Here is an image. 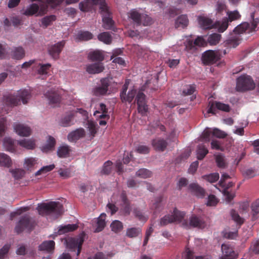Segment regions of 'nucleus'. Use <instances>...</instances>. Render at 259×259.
Wrapping results in <instances>:
<instances>
[{"label":"nucleus","instance_id":"29","mask_svg":"<svg viewBox=\"0 0 259 259\" xmlns=\"http://www.w3.org/2000/svg\"><path fill=\"white\" fill-rule=\"evenodd\" d=\"M229 21L227 17L224 18L222 21H218L214 23L213 28H218L219 32H224L228 27Z\"/></svg>","mask_w":259,"mask_h":259},{"label":"nucleus","instance_id":"32","mask_svg":"<svg viewBox=\"0 0 259 259\" xmlns=\"http://www.w3.org/2000/svg\"><path fill=\"white\" fill-rule=\"evenodd\" d=\"M78 228L76 224H68L64 226H60L57 233L62 235L66 233L70 232L76 230Z\"/></svg>","mask_w":259,"mask_h":259},{"label":"nucleus","instance_id":"1","mask_svg":"<svg viewBox=\"0 0 259 259\" xmlns=\"http://www.w3.org/2000/svg\"><path fill=\"white\" fill-rule=\"evenodd\" d=\"M37 209L41 215H51L55 218H58L63 213V205L57 201L39 204Z\"/></svg>","mask_w":259,"mask_h":259},{"label":"nucleus","instance_id":"59","mask_svg":"<svg viewBox=\"0 0 259 259\" xmlns=\"http://www.w3.org/2000/svg\"><path fill=\"white\" fill-rule=\"evenodd\" d=\"M54 164H51L41 167L39 170L36 172L35 176H37L42 174H46L47 172L52 170L55 168Z\"/></svg>","mask_w":259,"mask_h":259},{"label":"nucleus","instance_id":"34","mask_svg":"<svg viewBox=\"0 0 259 259\" xmlns=\"http://www.w3.org/2000/svg\"><path fill=\"white\" fill-rule=\"evenodd\" d=\"M120 198L124 205L123 211L126 214H130L131 212V207L130 201L127 198L126 193L125 191H122L120 194Z\"/></svg>","mask_w":259,"mask_h":259},{"label":"nucleus","instance_id":"50","mask_svg":"<svg viewBox=\"0 0 259 259\" xmlns=\"http://www.w3.org/2000/svg\"><path fill=\"white\" fill-rule=\"evenodd\" d=\"M211 135H212V131L210 128H207L202 133L200 140L203 142H208L210 140Z\"/></svg>","mask_w":259,"mask_h":259},{"label":"nucleus","instance_id":"57","mask_svg":"<svg viewBox=\"0 0 259 259\" xmlns=\"http://www.w3.org/2000/svg\"><path fill=\"white\" fill-rule=\"evenodd\" d=\"M112 161L108 160L105 162L103 166L101 174L104 175H109L110 174L112 169Z\"/></svg>","mask_w":259,"mask_h":259},{"label":"nucleus","instance_id":"47","mask_svg":"<svg viewBox=\"0 0 259 259\" xmlns=\"http://www.w3.org/2000/svg\"><path fill=\"white\" fill-rule=\"evenodd\" d=\"M252 219L256 220L259 214V199L253 202L251 206Z\"/></svg>","mask_w":259,"mask_h":259},{"label":"nucleus","instance_id":"13","mask_svg":"<svg viewBox=\"0 0 259 259\" xmlns=\"http://www.w3.org/2000/svg\"><path fill=\"white\" fill-rule=\"evenodd\" d=\"M218 53L212 50L205 52L202 57L203 63L205 65H210L216 63L220 59Z\"/></svg>","mask_w":259,"mask_h":259},{"label":"nucleus","instance_id":"45","mask_svg":"<svg viewBox=\"0 0 259 259\" xmlns=\"http://www.w3.org/2000/svg\"><path fill=\"white\" fill-rule=\"evenodd\" d=\"M208 153V150L203 145H199L197 147V155L199 160L203 159Z\"/></svg>","mask_w":259,"mask_h":259},{"label":"nucleus","instance_id":"9","mask_svg":"<svg viewBox=\"0 0 259 259\" xmlns=\"http://www.w3.org/2000/svg\"><path fill=\"white\" fill-rule=\"evenodd\" d=\"M93 6H99L100 12L109 8L105 0H85L79 3V9L81 11L89 12Z\"/></svg>","mask_w":259,"mask_h":259},{"label":"nucleus","instance_id":"42","mask_svg":"<svg viewBox=\"0 0 259 259\" xmlns=\"http://www.w3.org/2000/svg\"><path fill=\"white\" fill-rule=\"evenodd\" d=\"M39 7L36 4H32L27 8L24 12L25 16H32L38 12Z\"/></svg>","mask_w":259,"mask_h":259},{"label":"nucleus","instance_id":"35","mask_svg":"<svg viewBox=\"0 0 259 259\" xmlns=\"http://www.w3.org/2000/svg\"><path fill=\"white\" fill-rule=\"evenodd\" d=\"M55 244V242L53 240L45 241L39 246V249L40 250L50 252L54 250Z\"/></svg>","mask_w":259,"mask_h":259},{"label":"nucleus","instance_id":"33","mask_svg":"<svg viewBox=\"0 0 259 259\" xmlns=\"http://www.w3.org/2000/svg\"><path fill=\"white\" fill-rule=\"evenodd\" d=\"M88 57L93 61L101 62L104 59V55L103 52L99 50H96L90 52Z\"/></svg>","mask_w":259,"mask_h":259},{"label":"nucleus","instance_id":"25","mask_svg":"<svg viewBox=\"0 0 259 259\" xmlns=\"http://www.w3.org/2000/svg\"><path fill=\"white\" fill-rule=\"evenodd\" d=\"M189 190L198 197L203 198L205 195V190L198 184L192 183L189 186Z\"/></svg>","mask_w":259,"mask_h":259},{"label":"nucleus","instance_id":"24","mask_svg":"<svg viewBox=\"0 0 259 259\" xmlns=\"http://www.w3.org/2000/svg\"><path fill=\"white\" fill-rule=\"evenodd\" d=\"M106 214L105 213H102L97 219L96 221L95 227L96 229L95 232L98 233L101 232L106 226Z\"/></svg>","mask_w":259,"mask_h":259},{"label":"nucleus","instance_id":"30","mask_svg":"<svg viewBox=\"0 0 259 259\" xmlns=\"http://www.w3.org/2000/svg\"><path fill=\"white\" fill-rule=\"evenodd\" d=\"M12 58L20 60L25 56V51L21 47H14L11 52Z\"/></svg>","mask_w":259,"mask_h":259},{"label":"nucleus","instance_id":"23","mask_svg":"<svg viewBox=\"0 0 259 259\" xmlns=\"http://www.w3.org/2000/svg\"><path fill=\"white\" fill-rule=\"evenodd\" d=\"M199 24L204 29H210L214 27V23L212 20L205 16H199L198 18Z\"/></svg>","mask_w":259,"mask_h":259},{"label":"nucleus","instance_id":"43","mask_svg":"<svg viewBox=\"0 0 259 259\" xmlns=\"http://www.w3.org/2000/svg\"><path fill=\"white\" fill-rule=\"evenodd\" d=\"M56 20V16L54 15L47 16L41 19V25L45 28H47L48 26L52 25Z\"/></svg>","mask_w":259,"mask_h":259},{"label":"nucleus","instance_id":"63","mask_svg":"<svg viewBox=\"0 0 259 259\" xmlns=\"http://www.w3.org/2000/svg\"><path fill=\"white\" fill-rule=\"evenodd\" d=\"M134 213L136 218L142 222H146L148 220V217L143 215L142 212L139 209L136 208L134 210Z\"/></svg>","mask_w":259,"mask_h":259},{"label":"nucleus","instance_id":"55","mask_svg":"<svg viewBox=\"0 0 259 259\" xmlns=\"http://www.w3.org/2000/svg\"><path fill=\"white\" fill-rule=\"evenodd\" d=\"M227 14L228 17L227 18L229 22H232L233 21L238 20L241 17V15L239 14L237 11H228Z\"/></svg>","mask_w":259,"mask_h":259},{"label":"nucleus","instance_id":"15","mask_svg":"<svg viewBox=\"0 0 259 259\" xmlns=\"http://www.w3.org/2000/svg\"><path fill=\"white\" fill-rule=\"evenodd\" d=\"M215 108L225 112H229L230 110V107L228 104H226L217 101L213 102L212 103L210 102L209 103L207 113L215 114Z\"/></svg>","mask_w":259,"mask_h":259},{"label":"nucleus","instance_id":"17","mask_svg":"<svg viewBox=\"0 0 259 259\" xmlns=\"http://www.w3.org/2000/svg\"><path fill=\"white\" fill-rule=\"evenodd\" d=\"M14 128L15 132L19 136L28 137L31 133L30 127L21 123H15Z\"/></svg>","mask_w":259,"mask_h":259},{"label":"nucleus","instance_id":"39","mask_svg":"<svg viewBox=\"0 0 259 259\" xmlns=\"http://www.w3.org/2000/svg\"><path fill=\"white\" fill-rule=\"evenodd\" d=\"M142 233V230L140 228L132 227L128 228L126 231V236L128 238H135Z\"/></svg>","mask_w":259,"mask_h":259},{"label":"nucleus","instance_id":"61","mask_svg":"<svg viewBox=\"0 0 259 259\" xmlns=\"http://www.w3.org/2000/svg\"><path fill=\"white\" fill-rule=\"evenodd\" d=\"M242 174L245 178L250 179L256 175V172L254 169L248 168L244 170Z\"/></svg>","mask_w":259,"mask_h":259},{"label":"nucleus","instance_id":"4","mask_svg":"<svg viewBox=\"0 0 259 259\" xmlns=\"http://www.w3.org/2000/svg\"><path fill=\"white\" fill-rule=\"evenodd\" d=\"M35 226V221L28 214H25L20 217L17 223L15 231L17 234L22 233L24 230L31 231Z\"/></svg>","mask_w":259,"mask_h":259},{"label":"nucleus","instance_id":"31","mask_svg":"<svg viewBox=\"0 0 259 259\" xmlns=\"http://www.w3.org/2000/svg\"><path fill=\"white\" fill-rule=\"evenodd\" d=\"M189 23L187 16L185 15H182L179 16L175 22V27L176 28H184L187 26Z\"/></svg>","mask_w":259,"mask_h":259},{"label":"nucleus","instance_id":"19","mask_svg":"<svg viewBox=\"0 0 259 259\" xmlns=\"http://www.w3.org/2000/svg\"><path fill=\"white\" fill-rule=\"evenodd\" d=\"M64 44L65 42L62 41L52 45L49 48V54L54 59H57L58 58L59 54L61 53Z\"/></svg>","mask_w":259,"mask_h":259},{"label":"nucleus","instance_id":"49","mask_svg":"<svg viewBox=\"0 0 259 259\" xmlns=\"http://www.w3.org/2000/svg\"><path fill=\"white\" fill-rule=\"evenodd\" d=\"M73 114L69 113L62 118L60 124L63 126H68L72 124V121L73 118Z\"/></svg>","mask_w":259,"mask_h":259},{"label":"nucleus","instance_id":"48","mask_svg":"<svg viewBox=\"0 0 259 259\" xmlns=\"http://www.w3.org/2000/svg\"><path fill=\"white\" fill-rule=\"evenodd\" d=\"M219 174L218 172L211 173L209 175H205L202 176V179L207 182L212 183L217 182L219 179Z\"/></svg>","mask_w":259,"mask_h":259},{"label":"nucleus","instance_id":"21","mask_svg":"<svg viewBox=\"0 0 259 259\" xmlns=\"http://www.w3.org/2000/svg\"><path fill=\"white\" fill-rule=\"evenodd\" d=\"M17 142L18 141H15L9 137H5L3 140V145L6 150L15 152L16 151L17 145H19Z\"/></svg>","mask_w":259,"mask_h":259},{"label":"nucleus","instance_id":"38","mask_svg":"<svg viewBox=\"0 0 259 259\" xmlns=\"http://www.w3.org/2000/svg\"><path fill=\"white\" fill-rule=\"evenodd\" d=\"M12 164V160L8 155L0 153V166L9 167Z\"/></svg>","mask_w":259,"mask_h":259},{"label":"nucleus","instance_id":"58","mask_svg":"<svg viewBox=\"0 0 259 259\" xmlns=\"http://www.w3.org/2000/svg\"><path fill=\"white\" fill-rule=\"evenodd\" d=\"M51 67V64L47 63L45 64H39V68L38 69V73L41 75L47 74Z\"/></svg>","mask_w":259,"mask_h":259},{"label":"nucleus","instance_id":"37","mask_svg":"<svg viewBox=\"0 0 259 259\" xmlns=\"http://www.w3.org/2000/svg\"><path fill=\"white\" fill-rule=\"evenodd\" d=\"M18 144L27 149H33L35 147V142L30 139H23L20 141H18Z\"/></svg>","mask_w":259,"mask_h":259},{"label":"nucleus","instance_id":"28","mask_svg":"<svg viewBox=\"0 0 259 259\" xmlns=\"http://www.w3.org/2000/svg\"><path fill=\"white\" fill-rule=\"evenodd\" d=\"M93 37V34L88 31H79L75 36V39L77 41H88Z\"/></svg>","mask_w":259,"mask_h":259},{"label":"nucleus","instance_id":"22","mask_svg":"<svg viewBox=\"0 0 259 259\" xmlns=\"http://www.w3.org/2000/svg\"><path fill=\"white\" fill-rule=\"evenodd\" d=\"M104 70V66L102 63H95L87 66L86 71L89 74H97Z\"/></svg>","mask_w":259,"mask_h":259},{"label":"nucleus","instance_id":"26","mask_svg":"<svg viewBox=\"0 0 259 259\" xmlns=\"http://www.w3.org/2000/svg\"><path fill=\"white\" fill-rule=\"evenodd\" d=\"M71 152V149L69 146L62 145L58 148L57 154L59 157L64 158L69 157Z\"/></svg>","mask_w":259,"mask_h":259},{"label":"nucleus","instance_id":"2","mask_svg":"<svg viewBox=\"0 0 259 259\" xmlns=\"http://www.w3.org/2000/svg\"><path fill=\"white\" fill-rule=\"evenodd\" d=\"M30 94L26 90L18 91L14 94H10L4 96L5 103L8 106H17L22 101L24 104H27L28 100L30 98Z\"/></svg>","mask_w":259,"mask_h":259},{"label":"nucleus","instance_id":"18","mask_svg":"<svg viewBox=\"0 0 259 259\" xmlns=\"http://www.w3.org/2000/svg\"><path fill=\"white\" fill-rule=\"evenodd\" d=\"M45 96L48 99L49 103L53 105L54 107L57 106L61 101L60 95L55 91H48L46 93Z\"/></svg>","mask_w":259,"mask_h":259},{"label":"nucleus","instance_id":"52","mask_svg":"<svg viewBox=\"0 0 259 259\" xmlns=\"http://www.w3.org/2000/svg\"><path fill=\"white\" fill-rule=\"evenodd\" d=\"M136 92V90L135 89L130 91L127 95L125 94V95H124V98H120L122 102L131 103L135 97Z\"/></svg>","mask_w":259,"mask_h":259},{"label":"nucleus","instance_id":"3","mask_svg":"<svg viewBox=\"0 0 259 259\" xmlns=\"http://www.w3.org/2000/svg\"><path fill=\"white\" fill-rule=\"evenodd\" d=\"M128 17L138 26L150 25L153 23L152 19L140 9H132L128 13Z\"/></svg>","mask_w":259,"mask_h":259},{"label":"nucleus","instance_id":"46","mask_svg":"<svg viewBox=\"0 0 259 259\" xmlns=\"http://www.w3.org/2000/svg\"><path fill=\"white\" fill-rule=\"evenodd\" d=\"M136 176L143 179H147L152 177V172L146 169V168H141L139 169L136 173Z\"/></svg>","mask_w":259,"mask_h":259},{"label":"nucleus","instance_id":"20","mask_svg":"<svg viewBox=\"0 0 259 259\" xmlns=\"http://www.w3.org/2000/svg\"><path fill=\"white\" fill-rule=\"evenodd\" d=\"M167 145V142L160 138H155L152 141V145L156 151H164L166 148Z\"/></svg>","mask_w":259,"mask_h":259},{"label":"nucleus","instance_id":"6","mask_svg":"<svg viewBox=\"0 0 259 259\" xmlns=\"http://www.w3.org/2000/svg\"><path fill=\"white\" fill-rule=\"evenodd\" d=\"M255 87V83L252 78L249 75L243 74L237 79L236 90L243 92L252 90Z\"/></svg>","mask_w":259,"mask_h":259},{"label":"nucleus","instance_id":"40","mask_svg":"<svg viewBox=\"0 0 259 259\" xmlns=\"http://www.w3.org/2000/svg\"><path fill=\"white\" fill-rule=\"evenodd\" d=\"M110 228L112 231L115 233H118L122 230L123 226L121 222L118 220H114L110 224Z\"/></svg>","mask_w":259,"mask_h":259},{"label":"nucleus","instance_id":"44","mask_svg":"<svg viewBox=\"0 0 259 259\" xmlns=\"http://www.w3.org/2000/svg\"><path fill=\"white\" fill-rule=\"evenodd\" d=\"M37 163V159L30 157L25 159L24 167L28 170H31Z\"/></svg>","mask_w":259,"mask_h":259},{"label":"nucleus","instance_id":"64","mask_svg":"<svg viewBox=\"0 0 259 259\" xmlns=\"http://www.w3.org/2000/svg\"><path fill=\"white\" fill-rule=\"evenodd\" d=\"M212 135L218 138H224L227 137V134L218 128H214L212 130Z\"/></svg>","mask_w":259,"mask_h":259},{"label":"nucleus","instance_id":"12","mask_svg":"<svg viewBox=\"0 0 259 259\" xmlns=\"http://www.w3.org/2000/svg\"><path fill=\"white\" fill-rule=\"evenodd\" d=\"M84 237L82 236L76 238H71L66 241V245L68 248L71 250H75L77 249V255H78L80 253Z\"/></svg>","mask_w":259,"mask_h":259},{"label":"nucleus","instance_id":"60","mask_svg":"<svg viewBox=\"0 0 259 259\" xmlns=\"http://www.w3.org/2000/svg\"><path fill=\"white\" fill-rule=\"evenodd\" d=\"M7 120L5 117L0 118V137H2L7 130Z\"/></svg>","mask_w":259,"mask_h":259},{"label":"nucleus","instance_id":"51","mask_svg":"<svg viewBox=\"0 0 259 259\" xmlns=\"http://www.w3.org/2000/svg\"><path fill=\"white\" fill-rule=\"evenodd\" d=\"M221 35L218 33H212L209 35L207 41L211 45H215L218 44L221 39Z\"/></svg>","mask_w":259,"mask_h":259},{"label":"nucleus","instance_id":"7","mask_svg":"<svg viewBox=\"0 0 259 259\" xmlns=\"http://www.w3.org/2000/svg\"><path fill=\"white\" fill-rule=\"evenodd\" d=\"M182 226L186 229H190L191 227L204 229L206 224L204 220L200 217L192 214L189 219L182 220Z\"/></svg>","mask_w":259,"mask_h":259},{"label":"nucleus","instance_id":"54","mask_svg":"<svg viewBox=\"0 0 259 259\" xmlns=\"http://www.w3.org/2000/svg\"><path fill=\"white\" fill-rule=\"evenodd\" d=\"M231 215L232 219L239 225L240 226L243 224L244 219L240 217L236 210L232 209L231 211Z\"/></svg>","mask_w":259,"mask_h":259},{"label":"nucleus","instance_id":"36","mask_svg":"<svg viewBox=\"0 0 259 259\" xmlns=\"http://www.w3.org/2000/svg\"><path fill=\"white\" fill-rule=\"evenodd\" d=\"M56 145V140L54 138L49 136L45 145L42 146V150L43 152H48L54 150Z\"/></svg>","mask_w":259,"mask_h":259},{"label":"nucleus","instance_id":"27","mask_svg":"<svg viewBox=\"0 0 259 259\" xmlns=\"http://www.w3.org/2000/svg\"><path fill=\"white\" fill-rule=\"evenodd\" d=\"M85 135V132L83 128H79L68 134L67 138L70 142L76 141L82 138Z\"/></svg>","mask_w":259,"mask_h":259},{"label":"nucleus","instance_id":"56","mask_svg":"<svg viewBox=\"0 0 259 259\" xmlns=\"http://www.w3.org/2000/svg\"><path fill=\"white\" fill-rule=\"evenodd\" d=\"M11 246V244L7 243L0 249V259H5L7 257Z\"/></svg>","mask_w":259,"mask_h":259},{"label":"nucleus","instance_id":"11","mask_svg":"<svg viewBox=\"0 0 259 259\" xmlns=\"http://www.w3.org/2000/svg\"><path fill=\"white\" fill-rule=\"evenodd\" d=\"M102 16L103 27L106 30H114V22L112 19V14L110 8L100 12Z\"/></svg>","mask_w":259,"mask_h":259},{"label":"nucleus","instance_id":"62","mask_svg":"<svg viewBox=\"0 0 259 259\" xmlns=\"http://www.w3.org/2000/svg\"><path fill=\"white\" fill-rule=\"evenodd\" d=\"M88 128L91 133V135L94 137L97 133L96 124L93 121L88 120L87 121Z\"/></svg>","mask_w":259,"mask_h":259},{"label":"nucleus","instance_id":"10","mask_svg":"<svg viewBox=\"0 0 259 259\" xmlns=\"http://www.w3.org/2000/svg\"><path fill=\"white\" fill-rule=\"evenodd\" d=\"M101 85L95 88L94 94L96 96H104L109 94L112 86V79L109 78H104L101 79Z\"/></svg>","mask_w":259,"mask_h":259},{"label":"nucleus","instance_id":"8","mask_svg":"<svg viewBox=\"0 0 259 259\" xmlns=\"http://www.w3.org/2000/svg\"><path fill=\"white\" fill-rule=\"evenodd\" d=\"M185 216V213L175 208L172 214H167L162 218L160 221L161 226H165L172 223H181Z\"/></svg>","mask_w":259,"mask_h":259},{"label":"nucleus","instance_id":"53","mask_svg":"<svg viewBox=\"0 0 259 259\" xmlns=\"http://www.w3.org/2000/svg\"><path fill=\"white\" fill-rule=\"evenodd\" d=\"M240 39L238 36H236L230 39L227 40L225 42L226 45L230 47L236 48L239 44Z\"/></svg>","mask_w":259,"mask_h":259},{"label":"nucleus","instance_id":"14","mask_svg":"<svg viewBox=\"0 0 259 259\" xmlns=\"http://www.w3.org/2000/svg\"><path fill=\"white\" fill-rule=\"evenodd\" d=\"M145 94L139 92L137 95L136 100L138 105V110L142 115H145L148 111V108L145 100Z\"/></svg>","mask_w":259,"mask_h":259},{"label":"nucleus","instance_id":"41","mask_svg":"<svg viewBox=\"0 0 259 259\" xmlns=\"http://www.w3.org/2000/svg\"><path fill=\"white\" fill-rule=\"evenodd\" d=\"M98 38L101 41L106 44H110L112 42V36L108 32H104L100 33L98 36Z\"/></svg>","mask_w":259,"mask_h":259},{"label":"nucleus","instance_id":"16","mask_svg":"<svg viewBox=\"0 0 259 259\" xmlns=\"http://www.w3.org/2000/svg\"><path fill=\"white\" fill-rule=\"evenodd\" d=\"M221 248L223 254L221 259H234L237 257V254L228 244H223Z\"/></svg>","mask_w":259,"mask_h":259},{"label":"nucleus","instance_id":"5","mask_svg":"<svg viewBox=\"0 0 259 259\" xmlns=\"http://www.w3.org/2000/svg\"><path fill=\"white\" fill-rule=\"evenodd\" d=\"M250 17L252 20L251 25L248 22H243L235 28L234 32L237 34H242L255 31L259 24V19L254 18V13H251Z\"/></svg>","mask_w":259,"mask_h":259}]
</instances>
